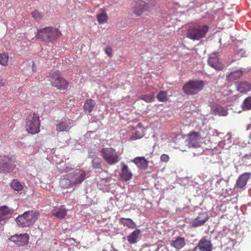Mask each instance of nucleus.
<instances>
[{"label": "nucleus", "mask_w": 251, "mask_h": 251, "mask_svg": "<svg viewBox=\"0 0 251 251\" xmlns=\"http://www.w3.org/2000/svg\"><path fill=\"white\" fill-rule=\"evenodd\" d=\"M21 191H24L23 192L20 193V195H21L22 197H25L26 193L25 189H24V187L22 184L20 183L19 181H17V192H19Z\"/></svg>", "instance_id": "obj_34"}, {"label": "nucleus", "mask_w": 251, "mask_h": 251, "mask_svg": "<svg viewBox=\"0 0 251 251\" xmlns=\"http://www.w3.org/2000/svg\"><path fill=\"white\" fill-rule=\"evenodd\" d=\"M148 5L146 2L142 0H138L132 7V12L135 15L139 16L142 15L144 12L148 10Z\"/></svg>", "instance_id": "obj_13"}, {"label": "nucleus", "mask_w": 251, "mask_h": 251, "mask_svg": "<svg viewBox=\"0 0 251 251\" xmlns=\"http://www.w3.org/2000/svg\"><path fill=\"white\" fill-rule=\"evenodd\" d=\"M207 62L209 66L215 70H222L223 69V64L220 61L217 52L211 53L209 55Z\"/></svg>", "instance_id": "obj_12"}, {"label": "nucleus", "mask_w": 251, "mask_h": 251, "mask_svg": "<svg viewBox=\"0 0 251 251\" xmlns=\"http://www.w3.org/2000/svg\"><path fill=\"white\" fill-rule=\"evenodd\" d=\"M204 83L203 81L199 79H193L189 81L183 85L182 89L184 93L188 95H194L203 89Z\"/></svg>", "instance_id": "obj_6"}, {"label": "nucleus", "mask_w": 251, "mask_h": 251, "mask_svg": "<svg viewBox=\"0 0 251 251\" xmlns=\"http://www.w3.org/2000/svg\"><path fill=\"white\" fill-rule=\"evenodd\" d=\"M52 215L59 219H63L67 215V210L64 207L55 208L52 210Z\"/></svg>", "instance_id": "obj_22"}, {"label": "nucleus", "mask_w": 251, "mask_h": 251, "mask_svg": "<svg viewBox=\"0 0 251 251\" xmlns=\"http://www.w3.org/2000/svg\"><path fill=\"white\" fill-rule=\"evenodd\" d=\"M237 90L242 93L249 91V83L247 81L240 82L237 85Z\"/></svg>", "instance_id": "obj_28"}, {"label": "nucleus", "mask_w": 251, "mask_h": 251, "mask_svg": "<svg viewBox=\"0 0 251 251\" xmlns=\"http://www.w3.org/2000/svg\"><path fill=\"white\" fill-rule=\"evenodd\" d=\"M68 176L71 178L72 187L80 184L86 178V173L82 169H75L73 173H69Z\"/></svg>", "instance_id": "obj_8"}, {"label": "nucleus", "mask_w": 251, "mask_h": 251, "mask_svg": "<svg viewBox=\"0 0 251 251\" xmlns=\"http://www.w3.org/2000/svg\"><path fill=\"white\" fill-rule=\"evenodd\" d=\"M208 25H197L189 28L186 33V37L192 40H201L204 37L209 30Z\"/></svg>", "instance_id": "obj_3"}, {"label": "nucleus", "mask_w": 251, "mask_h": 251, "mask_svg": "<svg viewBox=\"0 0 251 251\" xmlns=\"http://www.w3.org/2000/svg\"><path fill=\"white\" fill-rule=\"evenodd\" d=\"M41 123L38 114L30 113L27 116L25 122V128L28 133L32 135L38 133L40 131Z\"/></svg>", "instance_id": "obj_2"}, {"label": "nucleus", "mask_w": 251, "mask_h": 251, "mask_svg": "<svg viewBox=\"0 0 251 251\" xmlns=\"http://www.w3.org/2000/svg\"><path fill=\"white\" fill-rule=\"evenodd\" d=\"M121 169L120 177L124 181H129L133 177V174L128 165L124 163H121Z\"/></svg>", "instance_id": "obj_14"}, {"label": "nucleus", "mask_w": 251, "mask_h": 251, "mask_svg": "<svg viewBox=\"0 0 251 251\" xmlns=\"http://www.w3.org/2000/svg\"><path fill=\"white\" fill-rule=\"evenodd\" d=\"M10 186L13 190H16V182L15 179H13V181L11 182Z\"/></svg>", "instance_id": "obj_41"}, {"label": "nucleus", "mask_w": 251, "mask_h": 251, "mask_svg": "<svg viewBox=\"0 0 251 251\" xmlns=\"http://www.w3.org/2000/svg\"><path fill=\"white\" fill-rule=\"evenodd\" d=\"M153 98L154 96L152 95H141L140 97V99L143 100L144 101L146 102L152 101Z\"/></svg>", "instance_id": "obj_35"}, {"label": "nucleus", "mask_w": 251, "mask_h": 251, "mask_svg": "<svg viewBox=\"0 0 251 251\" xmlns=\"http://www.w3.org/2000/svg\"><path fill=\"white\" fill-rule=\"evenodd\" d=\"M60 34L61 33L58 28L45 27L37 29L35 37L45 42L53 41L59 37Z\"/></svg>", "instance_id": "obj_1"}, {"label": "nucleus", "mask_w": 251, "mask_h": 251, "mask_svg": "<svg viewBox=\"0 0 251 251\" xmlns=\"http://www.w3.org/2000/svg\"><path fill=\"white\" fill-rule=\"evenodd\" d=\"M105 52L108 56H111L112 55L113 50L111 47H106L104 49Z\"/></svg>", "instance_id": "obj_38"}, {"label": "nucleus", "mask_w": 251, "mask_h": 251, "mask_svg": "<svg viewBox=\"0 0 251 251\" xmlns=\"http://www.w3.org/2000/svg\"><path fill=\"white\" fill-rule=\"evenodd\" d=\"M13 210L6 205L0 206V224L3 225L7 220V215L13 213Z\"/></svg>", "instance_id": "obj_18"}, {"label": "nucleus", "mask_w": 251, "mask_h": 251, "mask_svg": "<svg viewBox=\"0 0 251 251\" xmlns=\"http://www.w3.org/2000/svg\"><path fill=\"white\" fill-rule=\"evenodd\" d=\"M213 244L208 236H203L200 239L197 245L194 248V251L199 249L200 251H212Z\"/></svg>", "instance_id": "obj_10"}, {"label": "nucleus", "mask_w": 251, "mask_h": 251, "mask_svg": "<svg viewBox=\"0 0 251 251\" xmlns=\"http://www.w3.org/2000/svg\"><path fill=\"white\" fill-rule=\"evenodd\" d=\"M15 238H16V234L11 236V237L10 238H9L8 240L9 241H12L14 243H16V240L14 239Z\"/></svg>", "instance_id": "obj_43"}, {"label": "nucleus", "mask_w": 251, "mask_h": 251, "mask_svg": "<svg viewBox=\"0 0 251 251\" xmlns=\"http://www.w3.org/2000/svg\"><path fill=\"white\" fill-rule=\"evenodd\" d=\"M95 104L96 101L93 100V99L86 100L83 106L84 111H86L88 113H91V112L93 111Z\"/></svg>", "instance_id": "obj_25"}, {"label": "nucleus", "mask_w": 251, "mask_h": 251, "mask_svg": "<svg viewBox=\"0 0 251 251\" xmlns=\"http://www.w3.org/2000/svg\"><path fill=\"white\" fill-rule=\"evenodd\" d=\"M72 170H73V167H66L65 168V169H63L61 173H68V172L72 171Z\"/></svg>", "instance_id": "obj_40"}, {"label": "nucleus", "mask_w": 251, "mask_h": 251, "mask_svg": "<svg viewBox=\"0 0 251 251\" xmlns=\"http://www.w3.org/2000/svg\"><path fill=\"white\" fill-rule=\"evenodd\" d=\"M13 161L11 158L2 156H0V172L10 173L13 170L12 165Z\"/></svg>", "instance_id": "obj_11"}, {"label": "nucleus", "mask_w": 251, "mask_h": 251, "mask_svg": "<svg viewBox=\"0 0 251 251\" xmlns=\"http://www.w3.org/2000/svg\"><path fill=\"white\" fill-rule=\"evenodd\" d=\"M98 21L100 24H104L107 22V15L105 13L99 14L97 16Z\"/></svg>", "instance_id": "obj_31"}, {"label": "nucleus", "mask_w": 251, "mask_h": 251, "mask_svg": "<svg viewBox=\"0 0 251 251\" xmlns=\"http://www.w3.org/2000/svg\"><path fill=\"white\" fill-rule=\"evenodd\" d=\"M186 245L185 239L182 237H177L176 239L173 241L172 245L176 249L179 250L182 249Z\"/></svg>", "instance_id": "obj_26"}, {"label": "nucleus", "mask_w": 251, "mask_h": 251, "mask_svg": "<svg viewBox=\"0 0 251 251\" xmlns=\"http://www.w3.org/2000/svg\"><path fill=\"white\" fill-rule=\"evenodd\" d=\"M92 165L95 169H101V163L99 157H95L92 159Z\"/></svg>", "instance_id": "obj_32"}, {"label": "nucleus", "mask_w": 251, "mask_h": 251, "mask_svg": "<svg viewBox=\"0 0 251 251\" xmlns=\"http://www.w3.org/2000/svg\"><path fill=\"white\" fill-rule=\"evenodd\" d=\"M31 15L33 19L37 22H39L40 20H42L44 16L43 14L40 13L38 10H35L34 11L32 12Z\"/></svg>", "instance_id": "obj_29"}, {"label": "nucleus", "mask_w": 251, "mask_h": 251, "mask_svg": "<svg viewBox=\"0 0 251 251\" xmlns=\"http://www.w3.org/2000/svg\"><path fill=\"white\" fill-rule=\"evenodd\" d=\"M187 142L190 147L198 148L201 147L202 137L201 133L197 131H191L187 135Z\"/></svg>", "instance_id": "obj_9"}, {"label": "nucleus", "mask_w": 251, "mask_h": 251, "mask_svg": "<svg viewBox=\"0 0 251 251\" xmlns=\"http://www.w3.org/2000/svg\"><path fill=\"white\" fill-rule=\"evenodd\" d=\"M249 91H250V90H251V83H249Z\"/></svg>", "instance_id": "obj_45"}, {"label": "nucleus", "mask_w": 251, "mask_h": 251, "mask_svg": "<svg viewBox=\"0 0 251 251\" xmlns=\"http://www.w3.org/2000/svg\"><path fill=\"white\" fill-rule=\"evenodd\" d=\"M208 219L209 217L206 213H201L199 216L191 221V225L192 227L201 226L204 225Z\"/></svg>", "instance_id": "obj_15"}, {"label": "nucleus", "mask_w": 251, "mask_h": 251, "mask_svg": "<svg viewBox=\"0 0 251 251\" xmlns=\"http://www.w3.org/2000/svg\"><path fill=\"white\" fill-rule=\"evenodd\" d=\"M192 251H196L194 250V248Z\"/></svg>", "instance_id": "obj_46"}, {"label": "nucleus", "mask_w": 251, "mask_h": 251, "mask_svg": "<svg viewBox=\"0 0 251 251\" xmlns=\"http://www.w3.org/2000/svg\"><path fill=\"white\" fill-rule=\"evenodd\" d=\"M5 83V81L3 80H0V86H3Z\"/></svg>", "instance_id": "obj_44"}, {"label": "nucleus", "mask_w": 251, "mask_h": 251, "mask_svg": "<svg viewBox=\"0 0 251 251\" xmlns=\"http://www.w3.org/2000/svg\"><path fill=\"white\" fill-rule=\"evenodd\" d=\"M49 81L53 87L60 90L67 89L68 82L66 79L61 76L59 71H54L49 75Z\"/></svg>", "instance_id": "obj_5"}, {"label": "nucleus", "mask_w": 251, "mask_h": 251, "mask_svg": "<svg viewBox=\"0 0 251 251\" xmlns=\"http://www.w3.org/2000/svg\"><path fill=\"white\" fill-rule=\"evenodd\" d=\"M37 211H28L17 218V224L20 226H29L35 222L39 215Z\"/></svg>", "instance_id": "obj_4"}, {"label": "nucleus", "mask_w": 251, "mask_h": 251, "mask_svg": "<svg viewBox=\"0 0 251 251\" xmlns=\"http://www.w3.org/2000/svg\"><path fill=\"white\" fill-rule=\"evenodd\" d=\"M157 100L160 101H166L167 99V94L166 92L161 91L156 96Z\"/></svg>", "instance_id": "obj_33"}, {"label": "nucleus", "mask_w": 251, "mask_h": 251, "mask_svg": "<svg viewBox=\"0 0 251 251\" xmlns=\"http://www.w3.org/2000/svg\"><path fill=\"white\" fill-rule=\"evenodd\" d=\"M218 111H219L220 112V114L221 115L225 116V115H226L227 114V111L226 110H225V109H224V108H223V107H218Z\"/></svg>", "instance_id": "obj_39"}, {"label": "nucleus", "mask_w": 251, "mask_h": 251, "mask_svg": "<svg viewBox=\"0 0 251 251\" xmlns=\"http://www.w3.org/2000/svg\"><path fill=\"white\" fill-rule=\"evenodd\" d=\"M170 157L168 155L163 154L160 156V160L163 162H167L169 161Z\"/></svg>", "instance_id": "obj_37"}, {"label": "nucleus", "mask_w": 251, "mask_h": 251, "mask_svg": "<svg viewBox=\"0 0 251 251\" xmlns=\"http://www.w3.org/2000/svg\"><path fill=\"white\" fill-rule=\"evenodd\" d=\"M243 73L244 70L243 69L237 70L236 71L231 72V73H229L226 75V79L227 81H233L234 80L240 79V78L242 77Z\"/></svg>", "instance_id": "obj_19"}, {"label": "nucleus", "mask_w": 251, "mask_h": 251, "mask_svg": "<svg viewBox=\"0 0 251 251\" xmlns=\"http://www.w3.org/2000/svg\"><path fill=\"white\" fill-rule=\"evenodd\" d=\"M131 161L135 163L139 169L146 170L148 168L149 161L144 157H135Z\"/></svg>", "instance_id": "obj_16"}, {"label": "nucleus", "mask_w": 251, "mask_h": 251, "mask_svg": "<svg viewBox=\"0 0 251 251\" xmlns=\"http://www.w3.org/2000/svg\"><path fill=\"white\" fill-rule=\"evenodd\" d=\"M37 70V66L36 65V64L34 62H32V71L33 72H35Z\"/></svg>", "instance_id": "obj_42"}, {"label": "nucleus", "mask_w": 251, "mask_h": 251, "mask_svg": "<svg viewBox=\"0 0 251 251\" xmlns=\"http://www.w3.org/2000/svg\"><path fill=\"white\" fill-rule=\"evenodd\" d=\"M251 176L250 173H244L240 175L236 180V186L238 188H243L246 186Z\"/></svg>", "instance_id": "obj_17"}, {"label": "nucleus", "mask_w": 251, "mask_h": 251, "mask_svg": "<svg viewBox=\"0 0 251 251\" xmlns=\"http://www.w3.org/2000/svg\"><path fill=\"white\" fill-rule=\"evenodd\" d=\"M100 153L102 158L109 165H115L121 159L120 155L113 148H103L100 150Z\"/></svg>", "instance_id": "obj_7"}, {"label": "nucleus", "mask_w": 251, "mask_h": 251, "mask_svg": "<svg viewBox=\"0 0 251 251\" xmlns=\"http://www.w3.org/2000/svg\"><path fill=\"white\" fill-rule=\"evenodd\" d=\"M59 185L62 188H66L72 187V179L69 176L68 174L62 176L60 179Z\"/></svg>", "instance_id": "obj_21"}, {"label": "nucleus", "mask_w": 251, "mask_h": 251, "mask_svg": "<svg viewBox=\"0 0 251 251\" xmlns=\"http://www.w3.org/2000/svg\"><path fill=\"white\" fill-rule=\"evenodd\" d=\"M8 60V56L5 54H0V64L2 65L5 66L7 64Z\"/></svg>", "instance_id": "obj_36"}, {"label": "nucleus", "mask_w": 251, "mask_h": 251, "mask_svg": "<svg viewBox=\"0 0 251 251\" xmlns=\"http://www.w3.org/2000/svg\"><path fill=\"white\" fill-rule=\"evenodd\" d=\"M29 241V236L27 234L17 235V245L24 246L26 245Z\"/></svg>", "instance_id": "obj_24"}, {"label": "nucleus", "mask_w": 251, "mask_h": 251, "mask_svg": "<svg viewBox=\"0 0 251 251\" xmlns=\"http://www.w3.org/2000/svg\"><path fill=\"white\" fill-rule=\"evenodd\" d=\"M242 107L246 110L251 109V97H248L244 100L242 103Z\"/></svg>", "instance_id": "obj_30"}, {"label": "nucleus", "mask_w": 251, "mask_h": 251, "mask_svg": "<svg viewBox=\"0 0 251 251\" xmlns=\"http://www.w3.org/2000/svg\"><path fill=\"white\" fill-rule=\"evenodd\" d=\"M119 223L124 226L128 227V228L133 229L136 226L135 223L130 218H120Z\"/></svg>", "instance_id": "obj_23"}, {"label": "nucleus", "mask_w": 251, "mask_h": 251, "mask_svg": "<svg viewBox=\"0 0 251 251\" xmlns=\"http://www.w3.org/2000/svg\"><path fill=\"white\" fill-rule=\"evenodd\" d=\"M141 232L140 229H135L127 237V240L130 244H134L137 242L139 236Z\"/></svg>", "instance_id": "obj_20"}, {"label": "nucleus", "mask_w": 251, "mask_h": 251, "mask_svg": "<svg viewBox=\"0 0 251 251\" xmlns=\"http://www.w3.org/2000/svg\"><path fill=\"white\" fill-rule=\"evenodd\" d=\"M69 129V125L65 122H60L56 124V130L58 132L68 131Z\"/></svg>", "instance_id": "obj_27"}]
</instances>
